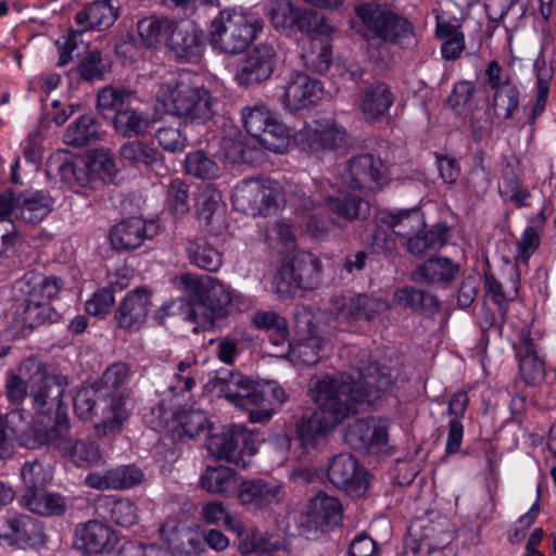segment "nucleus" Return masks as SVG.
<instances>
[{"instance_id":"f257e3e1","label":"nucleus","mask_w":556,"mask_h":556,"mask_svg":"<svg viewBox=\"0 0 556 556\" xmlns=\"http://www.w3.org/2000/svg\"><path fill=\"white\" fill-rule=\"evenodd\" d=\"M308 214L307 230L317 239L323 238L332 219L324 216L327 208L346 220L361 218L368 212V203L357 195L343 194L334 184L321 181L313 195L299 190L287 197L282 186L270 178H249L240 181L232 195L235 207L251 216L267 217L278 213L287 203Z\"/></svg>"},{"instance_id":"f03ea898","label":"nucleus","mask_w":556,"mask_h":556,"mask_svg":"<svg viewBox=\"0 0 556 556\" xmlns=\"http://www.w3.org/2000/svg\"><path fill=\"white\" fill-rule=\"evenodd\" d=\"M392 377L378 366L358 369L356 376L323 375L312 383L309 395L318 410L304 413L295 432L304 447L315 446L333 432L346 418L356 415L358 406L370 404L392 386Z\"/></svg>"},{"instance_id":"7ed1b4c3","label":"nucleus","mask_w":556,"mask_h":556,"mask_svg":"<svg viewBox=\"0 0 556 556\" xmlns=\"http://www.w3.org/2000/svg\"><path fill=\"white\" fill-rule=\"evenodd\" d=\"M176 285L187 296L165 302L157 317L178 315L193 325L195 333L212 328L216 318L226 316L235 298L228 285L212 276L185 273L176 277Z\"/></svg>"},{"instance_id":"20e7f679","label":"nucleus","mask_w":556,"mask_h":556,"mask_svg":"<svg viewBox=\"0 0 556 556\" xmlns=\"http://www.w3.org/2000/svg\"><path fill=\"white\" fill-rule=\"evenodd\" d=\"M16 287L22 299L17 300L7 314L13 330L20 332L34 329L60 319L61 315L51 302L64 288L62 278L29 273L17 281Z\"/></svg>"},{"instance_id":"39448f33","label":"nucleus","mask_w":556,"mask_h":556,"mask_svg":"<svg viewBox=\"0 0 556 556\" xmlns=\"http://www.w3.org/2000/svg\"><path fill=\"white\" fill-rule=\"evenodd\" d=\"M156 99L166 112L185 124L204 125L217 112L218 99L198 75L182 72L162 83Z\"/></svg>"},{"instance_id":"423d86ee","label":"nucleus","mask_w":556,"mask_h":556,"mask_svg":"<svg viewBox=\"0 0 556 556\" xmlns=\"http://www.w3.org/2000/svg\"><path fill=\"white\" fill-rule=\"evenodd\" d=\"M23 444L29 448L48 445L78 468H90L102 459L100 445L91 439L77 438L66 417L58 418L52 425L36 420L24 434Z\"/></svg>"},{"instance_id":"0eeeda50","label":"nucleus","mask_w":556,"mask_h":556,"mask_svg":"<svg viewBox=\"0 0 556 556\" xmlns=\"http://www.w3.org/2000/svg\"><path fill=\"white\" fill-rule=\"evenodd\" d=\"M263 20L252 12L223 10L213 18L208 28V41L214 50L226 54H239L257 38Z\"/></svg>"},{"instance_id":"6e6552de","label":"nucleus","mask_w":556,"mask_h":556,"mask_svg":"<svg viewBox=\"0 0 556 556\" xmlns=\"http://www.w3.org/2000/svg\"><path fill=\"white\" fill-rule=\"evenodd\" d=\"M127 399V393L105 396L94 388H83L74 397V410L80 419L93 422L98 434L108 435L119 431L128 420Z\"/></svg>"},{"instance_id":"1a4fd4ad","label":"nucleus","mask_w":556,"mask_h":556,"mask_svg":"<svg viewBox=\"0 0 556 556\" xmlns=\"http://www.w3.org/2000/svg\"><path fill=\"white\" fill-rule=\"evenodd\" d=\"M266 16L278 33L287 36L296 33L328 35L332 31L328 20L309 9L295 5L291 0L269 1Z\"/></svg>"},{"instance_id":"9d476101","label":"nucleus","mask_w":556,"mask_h":556,"mask_svg":"<svg viewBox=\"0 0 556 556\" xmlns=\"http://www.w3.org/2000/svg\"><path fill=\"white\" fill-rule=\"evenodd\" d=\"M364 28L387 43L403 46L414 37V25L405 16L375 3H361L354 9Z\"/></svg>"},{"instance_id":"9b49d317","label":"nucleus","mask_w":556,"mask_h":556,"mask_svg":"<svg viewBox=\"0 0 556 556\" xmlns=\"http://www.w3.org/2000/svg\"><path fill=\"white\" fill-rule=\"evenodd\" d=\"M206 447L216 459L242 468L250 465L251 457L257 451L255 434L242 425L224 427L222 432L210 437Z\"/></svg>"},{"instance_id":"f8f14e48","label":"nucleus","mask_w":556,"mask_h":556,"mask_svg":"<svg viewBox=\"0 0 556 556\" xmlns=\"http://www.w3.org/2000/svg\"><path fill=\"white\" fill-rule=\"evenodd\" d=\"M323 265L317 256L307 251L298 252L275 276V291L288 296L298 289L313 290L321 282Z\"/></svg>"},{"instance_id":"ddd939ff","label":"nucleus","mask_w":556,"mask_h":556,"mask_svg":"<svg viewBox=\"0 0 556 556\" xmlns=\"http://www.w3.org/2000/svg\"><path fill=\"white\" fill-rule=\"evenodd\" d=\"M324 92L323 83L304 72L290 73L276 88L278 99L291 113L313 108L321 100Z\"/></svg>"},{"instance_id":"4468645a","label":"nucleus","mask_w":556,"mask_h":556,"mask_svg":"<svg viewBox=\"0 0 556 556\" xmlns=\"http://www.w3.org/2000/svg\"><path fill=\"white\" fill-rule=\"evenodd\" d=\"M513 350L522 381L529 387L543 384L547 376L546 356L530 327L525 326L519 330Z\"/></svg>"},{"instance_id":"2eb2a0df","label":"nucleus","mask_w":556,"mask_h":556,"mask_svg":"<svg viewBox=\"0 0 556 556\" xmlns=\"http://www.w3.org/2000/svg\"><path fill=\"white\" fill-rule=\"evenodd\" d=\"M341 179L351 189L375 192L388 184V166L378 156L361 154L346 164Z\"/></svg>"},{"instance_id":"dca6fc26","label":"nucleus","mask_w":556,"mask_h":556,"mask_svg":"<svg viewBox=\"0 0 556 556\" xmlns=\"http://www.w3.org/2000/svg\"><path fill=\"white\" fill-rule=\"evenodd\" d=\"M390 309V303L367 294L355 296H333L330 312L340 323L352 324L358 320H372Z\"/></svg>"},{"instance_id":"f3484780","label":"nucleus","mask_w":556,"mask_h":556,"mask_svg":"<svg viewBox=\"0 0 556 556\" xmlns=\"http://www.w3.org/2000/svg\"><path fill=\"white\" fill-rule=\"evenodd\" d=\"M285 485L277 480L263 478L242 481L238 488L241 505L262 511H274L286 500Z\"/></svg>"},{"instance_id":"a211bd4d","label":"nucleus","mask_w":556,"mask_h":556,"mask_svg":"<svg viewBox=\"0 0 556 556\" xmlns=\"http://www.w3.org/2000/svg\"><path fill=\"white\" fill-rule=\"evenodd\" d=\"M328 479L354 498L364 496L369 486L366 470L351 454H339L331 459Z\"/></svg>"},{"instance_id":"6ab92c4d","label":"nucleus","mask_w":556,"mask_h":556,"mask_svg":"<svg viewBox=\"0 0 556 556\" xmlns=\"http://www.w3.org/2000/svg\"><path fill=\"white\" fill-rule=\"evenodd\" d=\"M118 541V533L110 525L92 519L76 526L73 542L83 554L101 555L113 552Z\"/></svg>"},{"instance_id":"aec40b11","label":"nucleus","mask_w":556,"mask_h":556,"mask_svg":"<svg viewBox=\"0 0 556 556\" xmlns=\"http://www.w3.org/2000/svg\"><path fill=\"white\" fill-rule=\"evenodd\" d=\"M43 528L39 521L28 515L15 510H8L0 517V543L34 546L41 543Z\"/></svg>"},{"instance_id":"412c9836","label":"nucleus","mask_w":556,"mask_h":556,"mask_svg":"<svg viewBox=\"0 0 556 556\" xmlns=\"http://www.w3.org/2000/svg\"><path fill=\"white\" fill-rule=\"evenodd\" d=\"M214 388L238 407L250 409L252 406H262L264 403V393L261 389L239 372L218 371L214 379Z\"/></svg>"},{"instance_id":"4be33fe9","label":"nucleus","mask_w":556,"mask_h":556,"mask_svg":"<svg viewBox=\"0 0 556 556\" xmlns=\"http://www.w3.org/2000/svg\"><path fill=\"white\" fill-rule=\"evenodd\" d=\"M65 383L60 376H50L39 368L30 375L33 408L41 415H50L62 405Z\"/></svg>"},{"instance_id":"5701e85b","label":"nucleus","mask_w":556,"mask_h":556,"mask_svg":"<svg viewBox=\"0 0 556 556\" xmlns=\"http://www.w3.org/2000/svg\"><path fill=\"white\" fill-rule=\"evenodd\" d=\"M387 419H357L345 431V441L354 450L382 448L389 441Z\"/></svg>"},{"instance_id":"b1692460","label":"nucleus","mask_w":556,"mask_h":556,"mask_svg":"<svg viewBox=\"0 0 556 556\" xmlns=\"http://www.w3.org/2000/svg\"><path fill=\"white\" fill-rule=\"evenodd\" d=\"M167 47L184 62H198L204 52L203 31L192 22L175 23Z\"/></svg>"},{"instance_id":"393cba45","label":"nucleus","mask_w":556,"mask_h":556,"mask_svg":"<svg viewBox=\"0 0 556 556\" xmlns=\"http://www.w3.org/2000/svg\"><path fill=\"white\" fill-rule=\"evenodd\" d=\"M276 51L271 45L256 46L243 63L236 76L239 85L250 86L267 80L274 73Z\"/></svg>"},{"instance_id":"a878e982","label":"nucleus","mask_w":556,"mask_h":556,"mask_svg":"<svg viewBox=\"0 0 556 556\" xmlns=\"http://www.w3.org/2000/svg\"><path fill=\"white\" fill-rule=\"evenodd\" d=\"M150 305L151 296L147 289L136 288L128 292L115 313L119 328L129 332L138 331L146 323Z\"/></svg>"},{"instance_id":"bb28decb","label":"nucleus","mask_w":556,"mask_h":556,"mask_svg":"<svg viewBox=\"0 0 556 556\" xmlns=\"http://www.w3.org/2000/svg\"><path fill=\"white\" fill-rule=\"evenodd\" d=\"M119 10L113 0H92L85 3L74 16V21L84 33L109 29L117 21Z\"/></svg>"},{"instance_id":"cd10ccee","label":"nucleus","mask_w":556,"mask_h":556,"mask_svg":"<svg viewBox=\"0 0 556 556\" xmlns=\"http://www.w3.org/2000/svg\"><path fill=\"white\" fill-rule=\"evenodd\" d=\"M377 223L386 227L397 237L409 238L426 228L425 215L419 207L399 211H381L377 215Z\"/></svg>"},{"instance_id":"c85d7f7f","label":"nucleus","mask_w":556,"mask_h":556,"mask_svg":"<svg viewBox=\"0 0 556 556\" xmlns=\"http://www.w3.org/2000/svg\"><path fill=\"white\" fill-rule=\"evenodd\" d=\"M395 101V94L384 83H376L359 94V109L367 122L377 123L384 118Z\"/></svg>"},{"instance_id":"c756f323","label":"nucleus","mask_w":556,"mask_h":556,"mask_svg":"<svg viewBox=\"0 0 556 556\" xmlns=\"http://www.w3.org/2000/svg\"><path fill=\"white\" fill-rule=\"evenodd\" d=\"M459 273V265L447 257H432L419 265L412 279L431 287L446 288Z\"/></svg>"},{"instance_id":"7c9ffc66","label":"nucleus","mask_w":556,"mask_h":556,"mask_svg":"<svg viewBox=\"0 0 556 556\" xmlns=\"http://www.w3.org/2000/svg\"><path fill=\"white\" fill-rule=\"evenodd\" d=\"M306 517L317 528L336 527L342 521L343 507L339 498L320 491L308 501Z\"/></svg>"},{"instance_id":"2f4dec72","label":"nucleus","mask_w":556,"mask_h":556,"mask_svg":"<svg viewBox=\"0 0 556 556\" xmlns=\"http://www.w3.org/2000/svg\"><path fill=\"white\" fill-rule=\"evenodd\" d=\"M469 405V396L466 391L455 392L448 401L447 415L448 432L445 444L446 454H455L459 451L464 438L463 419Z\"/></svg>"},{"instance_id":"473e14b6","label":"nucleus","mask_w":556,"mask_h":556,"mask_svg":"<svg viewBox=\"0 0 556 556\" xmlns=\"http://www.w3.org/2000/svg\"><path fill=\"white\" fill-rule=\"evenodd\" d=\"M52 211V199L42 191L22 192L16 197L14 219L38 224Z\"/></svg>"},{"instance_id":"72a5a7b5","label":"nucleus","mask_w":556,"mask_h":556,"mask_svg":"<svg viewBox=\"0 0 556 556\" xmlns=\"http://www.w3.org/2000/svg\"><path fill=\"white\" fill-rule=\"evenodd\" d=\"M150 114L139 108L137 102H130L124 110L113 115V128L122 137L132 138L143 136L151 127Z\"/></svg>"},{"instance_id":"f704fd0d","label":"nucleus","mask_w":556,"mask_h":556,"mask_svg":"<svg viewBox=\"0 0 556 556\" xmlns=\"http://www.w3.org/2000/svg\"><path fill=\"white\" fill-rule=\"evenodd\" d=\"M20 504L23 508L42 517H59L65 514L67 504L64 496L43 489L36 492H25Z\"/></svg>"},{"instance_id":"c9c22d12","label":"nucleus","mask_w":556,"mask_h":556,"mask_svg":"<svg viewBox=\"0 0 556 556\" xmlns=\"http://www.w3.org/2000/svg\"><path fill=\"white\" fill-rule=\"evenodd\" d=\"M103 134L102 124L93 115L85 114L67 126L63 141L67 146L81 148L101 140Z\"/></svg>"},{"instance_id":"e433bc0d","label":"nucleus","mask_w":556,"mask_h":556,"mask_svg":"<svg viewBox=\"0 0 556 556\" xmlns=\"http://www.w3.org/2000/svg\"><path fill=\"white\" fill-rule=\"evenodd\" d=\"M147 237L146 222L137 217L118 223L110 231L111 243L118 251L135 250Z\"/></svg>"},{"instance_id":"4c0bfd02","label":"nucleus","mask_w":556,"mask_h":556,"mask_svg":"<svg viewBox=\"0 0 556 556\" xmlns=\"http://www.w3.org/2000/svg\"><path fill=\"white\" fill-rule=\"evenodd\" d=\"M186 254L191 265L210 273H217L224 263L223 252L204 238L188 241Z\"/></svg>"},{"instance_id":"58836bf2","label":"nucleus","mask_w":556,"mask_h":556,"mask_svg":"<svg viewBox=\"0 0 556 556\" xmlns=\"http://www.w3.org/2000/svg\"><path fill=\"white\" fill-rule=\"evenodd\" d=\"M238 482V473L226 466H207L199 479L201 489L222 496L232 493L237 489Z\"/></svg>"},{"instance_id":"ea45409f","label":"nucleus","mask_w":556,"mask_h":556,"mask_svg":"<svg viewBox=\"0 0 556 556\" xmlns=\"http://www.w3.org/2000/svg\"><path fill=\"white\" fill-rule=\"evenodd\" d=\"M175 21L167 16L150 15L137 23V33L141 45L146 48H156L170 36Z\"/></svg>"},{"instance_id":"a19ab883","label":"nucleus","mask_w":556,"mask_h":556,"mask_svg":"<svg viewBox=\"0 0 556 556\" xmlns=\"http://www.w3.org/2000/svg\"><path fill=\"white\" fill-rule=\"evenodd\" d=\"M132 377L130 366L124 362H114L102 372L100 379L91 387L105 396L125 393V388Z\"/></svg>"},{"instance_id":"79ce46f5","label":"nucleus","mask_w":556,"mask_h":556,"mask_svg":"<svg viewBox=\"0 0 556 556\" xmlns=\"http://www.w3.org/2000/svg\"><path fill=\"white\" fill-rule=\"evenodd\" d=\"M121 159L131 166L154 167L163 164L162 153L153 146L141 140L124 142L118 150Z\"/></svg>"},{"instance_id":"37998d69","label":"nucleus","mask_w":556,"mask_h":556,"mask_svg":"<svg viewBox=\"0 0 556 556\" xmlns=\"http://www.w3.org/2000/svg\"><path fill=\"white\" fill-rule=\"evenodd\" d=\"M224 211L225 205L219 191L205 187L199 192L195 199L197 216L210 230H213L214 225L223 218Z\"/></svg>"},{"instance_id":"c03bdc74","label":"nucleus","mask_w":556,"mask_h":556,"mask_svg":"<svg viewBox=\"0 0 556 556\" xmlns=\"http://www.w3.org/2000/svg\"><path fill=\"white\" fill-rule=\"evenodd\" d=\"M435 35L442 41L441 55L443 60L455 61L460 58L466 48V42L459 25H454L447 21H438Z\"/></svg>"},{"instance_id":"a18cd8bd","label":"nucleus","mask_w":556,"mask_h":556,"mask_svg":"<svg viewBox=\"0 0 556 556\" xmlns=\"http://www.w3.org/2000/svg\"><path fill=\"white\" fill-rule=\"evenodd\" d=\"M393 299L400 306L417 312L434 313L440 309V303L435 295L413 286L396 289Z\"/></svg>"},{"instance_id":"49530a36","label":"nucleus","mask_w":556,"mask_h":556,"mask_svg":"<svg viewBox=\"0 0 556 556\" xmlns=\"http://www.w3.org/2000/svg\"><path fill=\"white\" fill-rule=\"evenodd\" d=\"M446 232L445 226L435 225L428 231L414 233L407 239V251L415 256L435 252L446 244Z\"/></svg>"},{"instance_id":"de8ad7c7","label":"nucleus","mask_w":556,"mask_h":556,"mask_svg":"<svg viewBox=\"0 0 556 556\" xmlns=\"http://www.w3.org/2000/svg\"><path fill=\"white\" fill-rule=\"evenodd\" d=\"M498 192L505 202H511L517 207L529 206L530 191L522 186L520 176L506 165L502 169L501 178L498 181Z\"/></svg>"},{"instance_id":"09e8293b","label":"nucleus","mask_w":556,"mask_h":556,"mask_svg":"<svg viewBox=\"0 0 556 556\" xmlns=\"http://www.w3.org/2000/svg\"><path fill=\"white\" fill-rule=\"evenodd\" d=\"M535 71V98L529 114V122L534 124L536 118L545 111L549 86L553 78V68L544 60L536 59L533 64Z\"/></svg>"},{"instance_id":"8fccbe9b","label":"nucleus","mask_w":556,"mask_h":556,"mask_svg":"<svg viewBox=\"0 0 556 556\" xmlns=\"http://www.w3.org/2000/svg\"><path fill=\"white\" fill-rule=\"evenodd\" d=\"M130 102H137L134 91L112 85L101 88L97 94V110L103 116H106L108 113L116 115L119 110H124Z\"/></svg>"},{"instance_id":"3c124183","label":"nucleus","mask_w":556,"mask_h":556,"mask_svg":"<svg viewBox=\"0 0 556 556\" xmlns=\"http://www.w3.org/2000/svg\"><path fill=\"white\" fill-rule=\"evenodd\" d=\"M330 130L331 129L329 128V118L315 119L311 123L305 124L304 127L294 135V143L302 151L314 154L316 156H321V132L325 134Z\"/></svg>"},{"instance_id":"603ef678","label":"nucleus","mask_w":556,"mask_h":556,"mask_svg":"<svg viewBox=\"0 0 556 556\" xmlns=\"http://www.w3.org/2000/svg\"><path fill=\"white\" fill-rule=\"evenodd\" d=\"M294 135L290 128L280 122L276 115L273 116L266 129L263 130L257 141L269 151L275 153H285L289 149Z\"/></svg>"},{"instance_id":"864d4df0","label":"nucleus","mask_w":556,"mask_h":556,"mask_svg":"<svg viewBox=\"0 0 556 556\" xmlns=\"http://www.w3.org/2000/svg\"><path fill=\"white\" fill-rule=\"evenodd\" d=\"M208 420L201 410H182L176 415L173 437L178 440L195 439L207 429Z\"/></svg>"},{"instance_id":"5fc2aeb1","label":"nucleus","mask_w":556,"mask_h":556,"mask_svg":"<svg viewBox=\"0 0 556 556\" xmlns=\"http://www.w3.org/2000/svg\"><path fill=\"white\" fill-rule=\"evenodd\" d=\"M519 271L514 268L509 273V283L504 286L493 275H484V287L486 294L498 306L500 309L504 308L509 301H514L519 291Z\"/></svg>"},{"instance_id":"6e6d98bb","label":"nucleus","mask_w":556,"mask_h":556,"mask_svg":"<svg viewBox=\"0 0 556 556\" xmlns=\"http://www.w3.org/2000/svg\"><path fill=\"white\" fill-rule=\"evenodd\" d=\"M323 346L321 337L309 334L298 342L289 343V356L293 362L311 366L321 358Z\"/></svg>"},{"instance_id":"4d7b16f0","label":"nucleus","mask_w":556,"mask_h":556,"mask_svg":"<svg viewBox=\"0 0 556 556\" xmlns=\"http://www.w3.org/2000/svg\"><path fill=\"white\" fill-rule=\"evenodd\" d=\"M256 328L270 333V341L275 345L288 342V323L285 317L274 312H257L252 318Z\"/></svg>"},{"instance_id":"13d9d810","label":"nucleus","mask_w":556,"mask_h":556,"mask_svg":"<svg viewBox=\"0 0 556 556\" xmlns=\"http://www.w3.org/2000/svg\"><path fill=\"white\" fill-rule=\"evenodd\" d=\"M184 166L187 174L200 179L216 178L219 172L216 162L201 150L188 153Z\"/></svg>"},{"instance_id":"bf43d9fd","label":"nucleus","mask_w":556,"mask_h":556,"mask_svg":"<svg viewBox=\"0 0 556 556\" xmlns=\"http://www.w3.org/2000/svg\"><path fill=\"white\" fill-rule=\"evenodd\" d=\"M59 172L61 178L68 185L76 184L79 187H85L97 178L94 168L91 167V160L78 162H64Z\"/></svg>"},{"instance_id":"052dcab7","label":"nucleus","mask_w":556,"mask_h":556,"mask_svg":"<svg viewBox=\"0 0 556 556\" xmlns=\"http://www.w3.org/2000/svg\"><path fill=\"white\" fill-rule=\"evenodd\" d=\"M21 476L26 486L25 492L45 489L52 480L51 469L37 459L26 462L22 467Z\"/></svg>"},{"instance_id":"680f3d73","label":"nucleus","mask_w":556,"mask_h":556,"mask_svg":"<svg viewBox=\"0 0 556 556\" xmlns=\"http://www.w3.org/2000/svg\"><path fill=\"white\" fill-rule=\"evenodd\" d=\"M201 518L207 525H223L226 528L241 534L242 523L232 518L223 503L212 501L203 505Z\"/></svg>"},{"instance_id":"e2e57ef3","label":"nucleus","mask_w":556,"mask_h":556,"mask_svg":"<svg viewBox=\"0 0 556 556\" xmlns=\"http://www.w3.org/2000/svg\"><path fill=\"white\" fill-rule=\"evenodd\" d=\"M166 205L176 216L189 212V186L180 178L172 179L166 187Z\"/></svg>"},{"instance_id":"0e129e2a","label":"nucleus","mask_w":556,"mask_h":556,"mask_svg":"<svg viewBox=\"0 0 556 556\" xmlns=\"http://www.w3.org/2000/svg\"><path fill=\"white\" fill-rule=\"evenodd\" d=\"M275 114L265 105H255L252 108H244L241 112V117L245 130L251 137L257 138L261 136L266 126Z\"/></svg>"},{"instance_id":"69168bd1","label":"nucleus","mask_w":556,"mask_h":556,"mask_svg":"<svg viewBox=\"0 0 556 556\" xmlns=\"http://www.w3.org/2000/svg\"><path fill=\"white\" fill-rule=\"evenodd\" d=\"M108 71L109 65L100 50L90 51L77 66V74L86 81L102 80Z\"/></svg>"},{"instance_id":"338daca9","label":"nucleus","mask_w":556,"mask_h":556,"mask_svg":"<svg viewBox=\"0 0 556 556\" xmlns=\"http://www.w3.org/2000/svg\"><path fill=\"white\" fill-rule=\"evenodd\" d=\"M519 96L520 91L516 83L494 92L492 105L495 114H503L506 119L513 117L515 110L519 106Z\"/></svg>"},{"instance_id":"774afa93","label":"nucleus","mask_w":556,"mask_h":556,"mask_svg":"<svg viewBox=\"0 0 556 556\" xmlns=\"http://www.w3.org/2000/svg\"><path fill=\"white\" fill-rule=\"evenodd\" d=\"M155 138L159 144L170 153H180L188 146V138L181 134L179 128L172 126L159 128Z\"/></svg>"}]
</instances>
